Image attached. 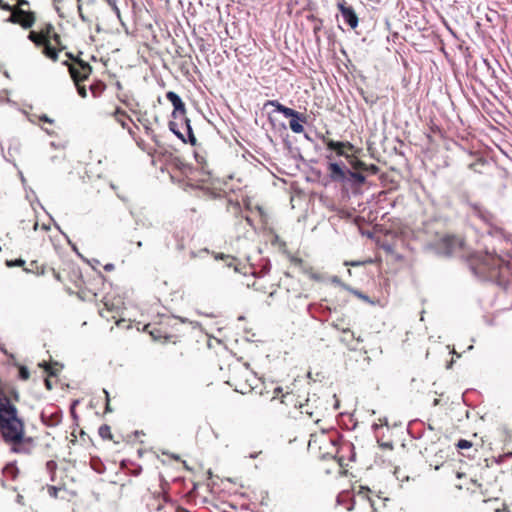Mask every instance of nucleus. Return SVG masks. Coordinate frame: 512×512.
<instances>
[{"instance_id": "obj_32", "label": "nucleus", "mask_w": 512, "mask_h": 512, "mask_svg": "<svg viewBox=\"0 0 512 512\" xmlns=\"http://www.w3.org/2000/svg\"><path fill=\"white\" fill-rule=\"evenodd\" d=\"M91 466H92V469L99 474H102L105 471L104 464L100 460L93 459L91 462Z\"/></svg>"}, {"instance_id": "obj_5", "label": "nucleus", "mask_w": 512, "mask_h": 512, "mask_svg": "<svg viewBox=\"0 0 512 512\" xmlns=\"http://www.w3.org/2000/svg\"><path fill=\"white\" fill-rule=\"evenodd\" d=\"M0 433L8 444H16L24 440V423L17 416L0 423Z\"/></svg>"}, {"instance_id": "obj_34", "label": "nucleus", "mask_w": 512, "mask_h": 512, "mask_svg": "<svg viewBox=\"0 0 512 512\" xmlns=\"http://www.w3.org/2000/svg\"><path fill=\"white\" fill-rule=\"evenodd\" d=\"M472 446H473L472 442H471V441H468V440H466V439H460V440L456 443V448H457L458 450L470 449Z\"/></svg>"}, {"instance_id": "obj_31", "label": "nucleus", "mask_w": 512, "mask_h": 512, "mask_svg": "<svg viewBox=\"0 0 512 512\" xmlns=\"http://www.w3.org/2000/svg\"><path fill=\"white\" fill-rule=\"evenodd\" d=\"M349 176L358 184H364L366 181L365 176L361 172L348 171Z\"/></svg>"}, {"instance_id": "obj_41", "label": "nucleus", "mask_w": 512, "mask_h": 512, "mask_svg": "<svg viewBox=\"0 0 512 512\" xmlns=\"http://www.w3.org/2000/svg\"><path fill=\"white\" fill-rule=\"evenodd\" d=\"M254 387L251 384H245L242 388H235V390L241 394H246L252 392Z\"/></svg>"}, {"instance_id": "obj_52", "label": "nucleus", "mask_w": 512, "mask_h": 512, "mask_svg": "<svg viewBox=\"0 0 512 512\" xmlns=\"http://www.w3.org/2000/svg\"><path fill=\"white\" fill-rule=\"evenodd\" d=\"M50 39H53V41L60 46V36L57 33H53Z\"/></svg>"}, {"instance_id": "obj_20", "label": "nucleus", "mask_w": 512, "mask_h": 512, "mask_svg": "<svg viewBox=\"0 0 512 512\" xmlns=\"http://www.w3.org/2000/svg\"><path fill=\"white\" fill-rule=\"evenodd\" d=\"M488 162L485 158L481 156H476L475 160L468 164V168L475 173L483 174L484 168L487 166Z\"/></svg>"}, {"instance_id": "obj_37", "label": "nucleus", "mask_w": 512, "mask_h": 512, "mask_svg": "<svg viewBox=\"0 0 512 512\" xmlns=\"http://www.w3.org/2000/svg\"><path fill=\"white\" fill-rule=\"evenodd\" d=\"M104 89H105V86L102 83L90 86V90L94 97H97Z\"/></svg>"}, {"instance_id": "obj_40", "label": "nucleus", "mask_w": 512, "mask_h": 512, "mask_svg": "<svg viewBox=\"0 0 512 512\" xmlns=\"http://www.w3.org/2000/svg\"><path fill=\"white\" fill-rule=\"evenodd\" d=\"M54 27L51 24H48L45 28V30L42 32V38L43 39H49L52 36L51 33L53 32Z\"/></svg>"}, {"instance_id": "obj_11", "label": "nucleus", "mask_w": 512, "mask_h": 512, "mask_svg": "<svg viewBox=\"0 0 512 512\" xmlns=\"http://www.w3.org/2000/svg\"><path fill=\"white\" fill-rule=\"evenodd\" d=\"M17 416V408L10 402V400L0 393V423L5 420H11Z\"/></svg>"}, {"instance_id": "obj_28", "label": "nucleus", "mask_w": 512, "mask_h": 512, "mask_svg": "<svg viewBox=\"0 0 512 512\" xmlns=\"http://www.w3.org/2000/svg\"><path fill=\"white\" fill-rule=\"evenodd\" d=\"M98 433H99V436L102 438V439H108V440H111L112 439V433H111V428L109 425L107 424H103L99 427L98 429Z\"/></svg>"}, {"instance_id": "obj_55", "label": "nucleus", "mask_w": 512, "mask_h": 512, "mask_svg": "<svg viewBox=\"0 0 512 512\" xmlns=\"http://www.w3.org/2000/svg\"><path fill=\"white\" fill-rule=\"evenodd\" d=\"M245 220L251 227H254L253 218L251 215H246Z\"/></svg>"}, {"instance_id": "obj_48", "label": "nucleus", "mask_w": 512, "mask_h": 512, "mask_svg": "<svg viewBox=\"0 0 512 512\" xmlns=\"http://www.w3.org/2000/svg\"><path fill=\"white\" fill-rule=\"evenodd\" d=\"M39 120L42 122L50 123V124H52L54 122V120L49 118L46 114L41 115L39 117Z\"/></svg>"}, {"instance_id": "obj_7", "label": "nucleus", "mask_w": 512, "mask_h": 512, "mask_svg": "<svg viewBox=\"0 0 512 512\" xmlns=\"http://www.w3.org/2000/svg\"><path fill=\"white\" fill-rule=\"evenodd\" d=\"M328 135L329 131H327L326 134L319 136L322 143H324L329 150L335 151L337 156L348 157L345 150L352 151L354 149L353 144L349 141H334L329 138Z\"/></svg>"}, {"instance_id": "obj_38", "label": "nucleus", "mask_w": 512, "mask_h": 512, "mask_svg": "<svg viewBox=\"0 0 512 512\" xmlns=\"http://www.w3.org/2000/svg\"><path fill=\"white\" fill-rule=\"evenodd\" d=\"M24 264H25V260H23L22 258L6 261V265L8 267H20V266H23Z\"/></svg>"}, {"instance_id": "obj_15", "label": "nucleus", "mask_w": 512, "mask_h": 512, "mask_svg": "<svg viewBox=\"0 0 512 512\" xmlns=\"http://www.w3.org/2000/svg\"><path fill=\"white\" fill-rule=\"evenodd\" d=\"M469 207L473 214L480 218L482 221L488 224H492L495 217L493 213H491L488 209H486L482 204L480 203H469Z\"/></svg>"}, {"instance_id": "obj_13", "label": "nucleus", "mask_w": 512, "mask_h": 512, "mask_svg": "<svg viewBox=\"0 0 512 512\" xmlns=\"http://www.w3.org/2000/svg\"><path fill=\"white\" fill-rule=\"evenodd\" d=\"M327 174L331 181L342 182L346 179L347 172L344 166L336 162H330L327 165Z\"/></svg>"}, {"instance_id": "obj_9", "label": "nucleus", "mask_w": 512, "mask_h": 512, "mask_svg": "<svg viewBox=\"0 0 512 512\" xmlns=\"http://www.w3.org/2000/svg\"><path fill=\"white\" fill-rule=\"evenodd\" d=\"M167 100L173 105L174 109L172 111V118L177 119L179 116L186 117V107L185 103L181 99V97L174 91H168L166 93Z\"/></svg>"}, {"instance_id": "obj_22", "label": "nucleus", "mask_w": 512, "mask_h": 512, "mask_svg": "<svg viewBox=\"0 0 512 512\" xmlns=\"http://www.w3.org/2000/svg\"><path fill=\"white\" fill-rule=\"evenodd\" d=\"M43 46V54L53 60V61H57L58 59V51L51 45V42L49 39H45V41L42 43Z\"/></svg>"}, {"instance_id": "obj_19", "label": "nucleus", "mask_w": 512, "mask_h": 512, "mask_svg": "<svg viewBox=\"0 0 512 512\" xmlns=\"http://www.w3.org/2000/svg\"><path fill=\"white\" fill-rule=\"evenodd\" d=\"M351 164H352V167L357 171L368 172L373 175H375L379 172V167L375 164L368 165L361 160H355L354 162H351Z\"/></svg>"}, {"instance_id": "obj_24", "label": "nucleus", "mask_w": 512, "mask_h": 512, "mask_svg": "<svg viewBox=\"0 0 512 512\" xmlns=\"http://www.w3.org/2000/svg\"><path fill=\"white\" fill-rule=\"evenodd\" d=\"M138 122L143 126L145 133L149 136L154 142H157L156 135L154 134L153 129L151 128L150 121L147 118H138Z\"/></svg>"}, {"instance_id": "obj_53", "label": "nucleus", "mask_w": 512, "mask_h": 512, "mask_svg": "<svg viewBox=\"0 0 512 512\" xmlns=\"http://www.w3.org/2000/svg\"><path fill=\"white\" fill-rule=\"evenodd\" d=\"M47 468H48L49 470H53V469H55V468H56V462H55V461H53V460L48 461V462H47Z\"/></svg>"}, {"instance_id": "obj_56", "label": "nucleus", "mask_w": 512, "mask_h": 512, "mask_svg": "<svg viewBox=\"0 0 512 512\" xmlns=\"http://www.w3.org/2000/svg\"><path fill=\"white\" fill-rule=\"evenodd\" d=\"M114 268H115V266H114V264H112V263H107V264L104 266V269H105L106 271H112V270H114Z\"/></svg>"}, {"instance_id": "obj_14", "label": "nucleus", "mask_w": 512, "mask_h": 512, "mask_svg": "<svg viewBox=\"0 0 512 512\" xmlns=\"http://www.w3.org/2000/svg\"><path fill=\"white\" fill-rule=\"evenodd\" d=\"M315 401H311L310 398L307 399V402H304L303 405L298 409L302 415H306L313 422L318 423L320 421V410L314 405Z\"/></svg>"}, {"instance_id": "obj_17", "label": "nucleus", "mask_w": 512, "mask_h": 512, "mask_svg": "<svg viewBox=\"0 0 512 512\" xmlns=\"http://www.w3.org/2000/svg\"><path fill=\"white\" fill-rule=\"evenodd\" d=\"M283 393V390L282 388L278 385V384H275V383H270V388H267V387H264V389H261L259 391V395L264 398V399H267V400H274L276 398H280L281 399V395Z\"/></svg>"}, {"instance_id": "obj_50", "label": "nucleus", "mask_w": 512, "mask_h": 512, "mask_svg": "<svg viewBox=\"0 0 512 512\" xmlns=\"http://www.w3.org/2000/svg\"><path fill=\"white\" fill-rule=\"evenodd\" d=\"M271 501L268 493L266 492L265 493V496H262V499H261V505H268V503Z\"/></svg>"}, {"instance_id": "obj_16", "label": "nucleus", "mask_w": 512, "mask_h": 512, "mask_svg": "<svg viewBox=\"0 0 512 512\" xmlns=\"http://www.w3.org/2000/svg\"><path fill=\"white\" fill-rule=\"evenodd\" d=\"M7 21L20 24L24 29L32 27L35 18L32 13L21 12L20 15H11Z\"/></svg>"}, {"instance_id": "obj_43", "label": "nucleus", "mask_w": 512, "mask_h": 512, "mask_svg": "<svg viewBox=\"0 0 512 512\" xmlns=\"http://www.w3.org/2000/svg\"><path fill=\"white\" fill-rule=\"evenodd\" d=\"M41 367H44L45 371L48 373L49 376H57L58 370L49 367L46 363L39 364Z\"/></svg>"}, {"instance_id": "obj_63", "label": "nucleus", "mask_w": 512, "mask_h": 512, "mask_svg": "<svg viewBox=\"0 0 512 512\" xmlns=\"http://www.w3.org/2000/svg\"><path fill=\"white\" fill-rule=\"evenodd\" d=\"M356 295H357L359 298H362V299H365V300L367 299V297H366V296H364V295H362V293H360V292H356Z\"/></svg>"}, {"instance_id": "obj_62", "label": "nucleus", "mask_w": 512, "mask_h": 512, "mask_svg": "<svg viewBox=\"0 0 512 512\" xmlns=\"http://www.w3.org/2000/svg\"><path fill=\"white\" fill-rule=\"evenodd\" d=\"M372 512H378L373 501H371Z\"/></svg>"}, {"instance_id": "obj_26", "label": "nucleus", "mask_w": 512, "mask_h": 512, "mask_svg": "<svg viewBox=\"0 0 512 512\" xmlns=\"http://www.w3.org/2000/svg\"><path fill=\"white\" fill-rule=\"evenodd\" d=\"M169 130L177 136L178 139H180L183 143H187L186 136L180 131L178 124L174 121H170L168 123Z\"/></svg>"}, {"instance_id": "obj_36", "label": "nucleus", "mask_w": 512, "mask_h": 512, "mask_svg": "<svg viewBox=\"0 0 512 512\" xmlns=\"http://www.w3.org/2000/svg\"><path fill=\"white\" fill-rule=\"evenodd\" d=\"M29 377H30V372H29L28 368L23 365L19 366V378L21 380L26 381L29 379Z\"/></svg>"}, {"instance_id": "obj_33", "label": "nucleus", "mask_w": 512, "mask_h": 512, "mask_svg": "<svg viewBox=\"0 0 512 512\" xmlns=\"http://www.w3.org/2000/svg\"><path fill=\"white\" fill-rule=\"evenodd\" d=\"M471 482L474 486H476L479 489V493L484 497L483 501H488L491 499V497L488 495L487 490H484L481 483H478L476 480H472Z\"/></svg>"}, {"instance_id": "obj_1", "label": "nucleus", "mask_w": 512, "mask_h": 512, "mask_svg": "<svg viewBox=\"0 0 512 512\" xmlns=\"http://www.w3.org/2000/svg\"><path fill=\"white\" fill-rule=\"evenodd\" d=\"M308 450L320 459L332 460L335 472L342 473L343 458L338 456V446L335 438L326 433L312 435L308 442Z\"/></svg>"}, {"instance_id": "obj_4", "label": "nucleus", "mask_w": 512, "mask_h": 512, "mask_svg": "<svg viewBox=\"0 0 512 512\" xmlns=\"http://www.w3.org/2000/svg\"><path fill=\"white\" fill-rule=\"evenodd\" d=\"M308 398L309 392L305 384L295 381L282 393L280 402L288 408L298 410Z\"/></svg>"}, {"instance_id": "obj_54", "label": "nucleus", "mask_w": 512, "mask_h": 512, "mask_svg": "<svg viewBox=\"0 0 512 512\" xmlns=\"http://www.w3.org/2000/svg\"><path fill=\"white\" fill-rule=\"evenodd\" d=\"M117 122L121 125L122 128L126 129L128 127L127 123L122 118H116Z\"/></svg>"}, {"instance_id": "obj_25", "label": "nucleus", "mask_w": 512, "mask_h": 512, "mask_svg": "<svg viewBox=\"0 0 512 512\" xmlns=\"http://www.w3.org/2000/svg\"><path fill=\"white\" fill-rule=\"evenodd\" d=\"M443 245L447 248L448 252L451 253L452 250L459 245V241L454 236H446L442 239Z\"/></svg>"}, {"instance_id": "obj_27", "label": "nucleus", "mask_w": 512, "mask_h": 512, "mask_svg": "<svg viewBox=\"0 0 512 512\" xmlns=\"http://www.w3.org/2000/svg\"><path fill=\"white\" fill-rule=\"evenodd\" d=\"M302 123L303 122H301L297 118H291V120L289 121V127L294 133L300 134L304 132V127Z\"/></svg>"}, {"instance_id": "obj_47", "label": "nucleus", "mask_w": 512, "mask_h": 512, "mask_svg": "<svg viewBox=\"0 0 512 512\" xmlns=\"http://www.w3.org/2000/svg\"><path fill=\"white\" fill-rule=\"evenodd\" d=\"M175 238L177 240V246H176L177 249L178 250H183L185 248L183 239H179V234H175Z\"/></svg>"}, {"instance_id": "obj_12", "label": "nucleus", "mask_w": 512, "mask_h": 512, "mask_svg": "<svg viewBox=\"0 0 512 512\" xmlns=\"http://www.w3.org/2000/svg\"><path fill=\"white\" fill-rule=\"evenodd\" d=\"M268 106H275L276 110L281 112L285 117L297 118L301 122H306V120H307V118L304 114H302L292 108L283 106L278 102L268 101L267 103L264 104L263 110H265Z\"/></svg>"}, {"instance_id": "obj_49", "label": "nucleus", "mask_w": 512, "mask_h": 512, "mask_svg": "<svg viewBox=\"0 0 512 512\" xmlns=\"http://www.w3.org/2000/svg\"><path fill=\"white\" fill-rule=\"evenodd\" d=\"M78 12H79V17L81 18V20L83 22H88V19L86 18V16L84 15V13L82 12V6L81 4H78Z\"/></svg>"}, {"instance_id": "obj_35", "label": "nucleus", "mask_w": 512, "mask_h": 512, "mask_svg": "<svg viewBox=\"0 0 512 512\" xmlns=\"http://www.w3.org/2000/svg\"><path fill=\"white\" fill-rule=\"evenodd\" d=\"M249 275L252 277V282H247V287H253L256 284V269L253 264H250Z\"/></svg>"}, {"instance_id": "obj_10", "label": "nucleus", "mask_w": 512, "mask_h": 512, "mask_svg": "<svg viewBox=\"0 0 512 512\" xmlns=\"http://www.w3.org/2000/svg\"><path fill=\"white\" fill-rule=\"evenodd\" d=\"M337 8L341 12L344 21L352 28L355 29L358 26V16L352 6H348L343 0L337 4Z\"/></svg>"}, {"instance_id": "obj_2", "label": "nucleus", "mask_w": 512, "mask_h": 512, "mask_svg": "<svg viewBox=\"0 0 512 512\" xmlns=\"http://www.w3.org/2000/svg\"><path fill=\"white\" fill-rule=\"evenodd\" d=\"M479 269L490 278H505L512 275V259L487 253L482 257Z\"/></svg>"}, {"instance_id": "obj_64", "label": "nucleus", "mask_w": 512, "mask_h": 512, "mask_svg": "<svg viewBox=\"0 0 512 512\" xmlns=\"http://www.w3.org/2000/svg\"><path fill=\"white\" fill-rule=\"evenodd\" d=\"M136 245H137V247H138V248H141V247L143 246V243H142V241H138V242L136 243Z\"/></svg>"}, {"instance_id": "obj_6", "label": "nucleus", "mask_w": 512, "mask_h": 512, "mask_svg": "<svg viewBox=\"0 0 512 512\" xmlns=\"http://www.w3.org/2000/svg\"><path fill=\"white\" fill-rule=\"evenodd\" d=\"M63 65L69 67V72L74 83H80L86 80L92 71L90 64L81 59H77L76 65H69L68 61H63Z\"/></svg>"}, {"instance_id": "obj_44", "label": "nucleus", "mask_w": 512, "mask_h": 512, "mask_svg": "<svg viewBox=\"0 0 512 512\" xmlns=\"http://www.w3.org/2000/svg\"><path fill=\"white\" fill-rule=\"evenodd\" d=\"M108 5L112 8V10L115 12V14L120 17V10L117 6L116 0H105Z\"/></svg>"}, {"instance_id": "obj_58", "label": "nucleus", "mask_w": 512, "mask_h": 512, "mask_svg": "<svg viewBox=\"0 0 512 512\" xmlns=\"http://www.w3.org/2000/svg\"><path fill=\"white\" fill-rule=\"evenodd\" d=\"M64 236H65L66 238H68V237H67V235H65V234H64ZM67 240H68V243L71 245L72 249H73V250H74L78 255H80V254L78 253V250H77L76 245H75V244H72V243H71V241H70L69 239H67Z\"/></svg>"}, {"instance_id": "obj_57", "label": "nucleus", "mask_w": 512, "mask_h": 512, "mask_svg": "<svg viewBox=\"0 0 512 512\" xmlns=\"http://www.w3.org/2000/svg\"><path fill=\"white\" fill-rule=\"evenodd\" d=\"M45 383V387L48 389V390H52V382L49 380V379H45L44 381Z\"/></svg>"}, {"instance_id": "obj_60", "label": "nucleus", "mask_w": 512, "mask_h": 512, "mask_svg": "<svg viewBox=\"0 0 512 512\" xmlns=\"http://www.w3.org/2000/svg\"><path fill=\"white\" fill-rule=\"evenodd\" d=\"M126 129H127L128 133H129V135H130V136H132V138H133V139H135V133H134V131L132 130V128L127 127Z\"/></svg>"}, {"instance_id": "obj_21", "label": "nucleus", "mask_w": 512, "mask_h": 512, "mask_svg": "<svg viewBox=\"0 0 512 512\" xmlns=\"http://www.w3.org/2000/svg\"><path fill=\"white\" fill-rule=\"evenodd\" d=\"M257 455H258V462L265 469H269L275 462L274 454L270 455L268 453H264L263 450H259L257 452Z\"/></svg>"}, {"instance_id": "obj_18", "label": "nucleus", "mask_w": 512, "mask_h": 512, "mask_svg": "<svg viewBox=\"0 0 512 512\" xmlns=\"http://www.w3.org/2000/svg\"><path fill=\"white\" fill-rule=\"evenodd\" d=\"M33 439L31 437H24L23 442H18L12 445V451L14 453L29 454L31 452Z\"/></svg>"}, {"instance_id": "obj_45", "label": "nucleus", "mask_w": 512, "mask_h": 512, "mask_svg": "<svg viewBox=\"0 0 512 512\" xmlns=\"http://www.w3.org/2000/svg\"><path fill=\"white\" fill-rule=\"evenodd\" d=\"M243 203H244L245 207L247 208V210H249L251 212H252L253 208H255V206H253L252 200L250 198L243 199Z\"/></svg>"}, {"instance_id": "obj_42", "label": "nucleus", "mask_w": 512, "mask_h": 512, "mask_svg": "<svg viewBox=\"0 0 512 512\" xmlns=\"http://www.w3.org/2000/svg\"><path fill=\"white\" fill-rule=\"evenodd\" d=\"M75 85L77 87V92H78L79 96L82 98H86L87 97L86 87L83 85H80V83H75Z\"/></svg>"}, {"instance_id": "obj_8", "label": "nucleus", "mask_w": 512, "mask_h": 512, "mask_svg": "<svg viewBox=\"0 0 512 512\" xmlns=\"http://www.w3.org/2000/svg\"><path fill=\"white\" fill-rule=\"evenodd\" d=\"M41 422L48 427H56L62 420V410L59 407L49 405L40 414Z\"/></svg>"}, {"instance_id": "obj_39", "label": "nucleus", "mask_w": 512, "mask_h": 512, "mask_svg": "<svg viewBox=\"0 0 512 512\" xmlns=\"http://www.w3.org/2000/svg\"><path fill=\"white\" fill-rule=\"evenodd\" d=\"M103 393L105 395V412L106 413H111L113 411L111 405H110V395H109V392L108 390L106 389H103Z\"/></svg>"}, {"instance_id": "obj_29", "label": "nucleus", "mask_w": 512, "mask_h": 512, "mask_svg": "<svg viewBox=\"0 0 512 512\" xmlns=\"http://www.w3.org/2000/svg\"><path fill=\"white\" fill-rule=\"evenodd\" d=\"M343 337L342 341L345 342L347 345H351L352 342L355 340L354 333L350 329H342Z\"/></svg>"}, {"instance_id": "obj_59", "label": "nucleus", "mask_w": 512, "mask_h": 512, "mask_svg": "<svg viewBox=\"0 0 512 512\" xmlns=\"http://www.w3.org/2000/svg\"><path fill=\"white\" fill-rule=\"evenodd\" d=\"M66 56H67L70 60H72V61H75V62L77 61V59H75L74 55H73L72 53H70V52H67V53H66Z\"/></svg>"}, {"instance_id": "obj_23", "label": "nucleus", "mask_w": 512, "mask_h": 512, "mask_svg": "<svg viewBox=\"0 0 512 512\" xmlns=\"http://www.w3.org/2000/svg\"><path fill=\"white\" fill-rule=\"evenodd\" d=\"M185 130H186V141L187 143L191 144L192 146L196 145L197 139L194 135L190 120L187 117H183L182 119Z\"/></svg>"}, {"instance_id": "obj_3", "label": "nucleus", "mask_w": 512, "mask_h": 512, "mask_svg": "<svg viewBox=\"0 0 512 512\" xmlns=\"http://www.w3.org/2000/svg\"><path fill=\"white\" fill-rule=\"evenodd\" d=\"M258 222L261 224V229L265 241L270 243L272 246L277 247L279 250L286 248V243L282 241L277 233V222L268 213L264 212L262 208L258 206Z\"/></svg>"}, {"instance_id": "obj_46", "label": "nucleus", "mask_w": 512, "mask_h": 512, "mask_svg": "<svg viewBox=\"0 0 512 512\" xmlns=\"http://www.w3.org/2000/svg\"><path fill=\"white\" fill-rule=\"evenodd\" d=\"M114 116H115V118H118V117L120 118V116L121 117H128L127 113L124 110H122L121 108H117L115 110Z\"/></svg>"}, {"instance_id": "obj_30", "label": "nucleus", "mask_w": 512, "mask_h": 512, "mask_svg": "<svg viewBox=\"0 0 512 512\" xmlns=\"http://www.w3.org/2000/svg\"><path fill=\"white\" fill-rule=\"evenodd\" d=\"M28 39L32 41L36 46H41L45 39L42 38V35L37 34L34 31H31L28 35Z\"/></svg>"}, {"instance_id": "obj_61", "label": "nucleus", "mask_w": 512, "mask_h": 512, "mask_svg": "<svg viewBox=\"0 0 512 512\" xmlns=\"http://www.w3.org/2000/svg\"><path fill=\"white\" fill-rule=\"evenodd\" d=\"M77 403H78V401H75V402L73 403V405H72V409H71V413H72V416H73L74 418H76V417H77V416H76V413H75V411H74V406H75Z\"/></svg>"}, {"instance_id": "obj_51", "label": "nucleus", "mask_w": 512, "mask_h": 512, "mask_svg": "<svg viewBox=\"0 0 512 512\" xmlns=\"http://www.w3.org/2000/svg\"><path fill=\"white\" fill-rule=\"evenodd\" d=\"M57 492H58V489L55 486H50L49 487V494H50V496L57 497Z\"/></svg>"}]
</instances>
